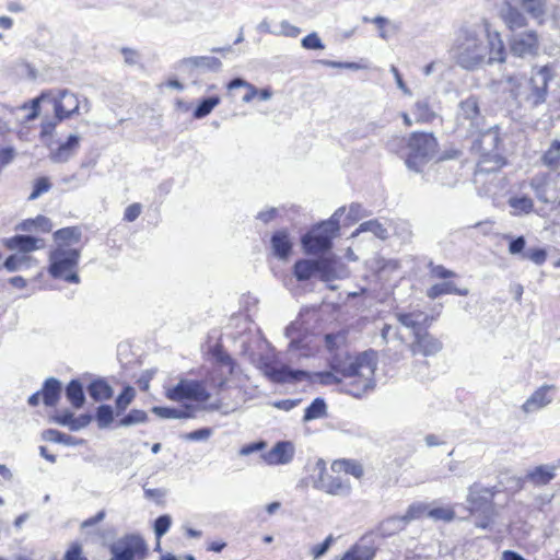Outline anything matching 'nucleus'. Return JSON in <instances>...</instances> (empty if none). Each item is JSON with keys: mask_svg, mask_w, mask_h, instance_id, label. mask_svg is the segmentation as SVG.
Listing matches in <instances>:
<instances>
[{"mask_svg": "<svg viewBox=\"0 0 560 560\" xmlns=\"http://www.w3.org/2000/svg\"><path fill=\"white\" fill-rule=\"evenodd\" d=\"M450 56L460 68L475 70L485 62L487 56L488 63L504 62L506 52L499 33L465 25L455 33Z\"/></svg>", "mask_w": 560, "mask_h": 560, "instance_id": "1", "label": "nucleus"}, {"mask_svg": "<svg viewBox=\"0 0 560 560\" xmlns=\"http://www.w3.org/2000/svg\"><path fill=\"white\" fill-rule=\"evenodd\" d=\"M376 366L374 351H365L354 358L347 357L346 360L335 355L330 361L332 371L319 373L318 380L324 385L340 383L345 393L360 398L374 389Z\"/></svg>", "mask_w": 560, "mask_h": 560, "instance_id": "2", "label": "nucleus"}, {"mask_svg": "<svg viewBox=\"0 0 560 560\" xmlns=\"http://www.w3.org/2000/svg\"><path fill=\"white\" fill-rule=\"evenodd\" d=\"M408 149L405 163L409 171L421 172L420 166L431 160L438 152V139L431 132L415 131L407 139L393 137L387 142V148L392 152H398L402 145Z\"/></svg>", "mask_w": 560, "mask_h": 560, "instance_id": "3", "label": "nucleus"}, {"mask_svg": "<svg viewBox=\"0 0 560 560\" xmlns=\"http://www.w3.org/2000/svg\"><path fill=\"white\" fill-rule=\"evenodd\" d=\"M478 133L479 137L471 144V151L480 155L475 175L498 172L505 164L504 158L497 152L501 142L499 128L489 127Z\"/></svg>", "mask_w": 560, "mask_h": 560, "instance_id": "4", "label": "nucleus"}, {"mask_svg": "<svg viewBox=\"0 0 560 560\" xmlns=\"http://www.w3.org/2000/svg\"><path fill=\"white\" fill-rule=\"evenodd\" d=\"M343 212L345 207H340L330 219L314 226L302 237V246L307 254H320L331 248L332 240L340 229V218Z\"/></svg>", "mask_w": 560, "mask_h": 560, "instance_id": "5", "label": "nucleus"}, {"mask_svg": "<svg viewBox=\"0 0 560 560\" xmlns=\"http://www.w3.org/2000/svg\"><path fill=\"white\" fill-rule=\"evenodd\" d=\"M49 101L54 104V110L57 120H63L78 113L80 103L77 95L69 90H60L57 95L52 91L43 92L38 97L31 102V113L27 120H33L39 115V105L42 102Z\"/></svg>", "mask_w": 560, "mask_h": 560, "instance_id": "6", "label": "nucleus"}, {"mask_svg": "<svg viewBox=\"0 0 560 560\" xmlns=\"http://www.w3.org/2000/svg\"><path fill=\"white\" fill-rule=\"evenodd\" d=\"M80 258V250L66 248L61 244L49 255V273L56 279H63L71 283H78L80 278L73 269L77 267Z\"/></svg>", "mask_w": 560, "mask_h": 560, "instance_id": "7", "label": "nucleus"}, {"mask_svg": "<svg viewBox=\"0 0 560 560\" xmlns=\"http://www.w3.org/2000/svg\"><path fill=\"white\" fill-rule=\"evenodd\" d=\"M109 560H145L149 547L139 534H127L109 546Z\"/></svg>", "mask_w": 560, "mask_h": 560, "instance_id": "8", "label": "nucleus"}, {"mask_svg": "<svg viewBox=\"0 0 560 560\" xmlns=\"http://www.w3.org/2000/svg\"><path fill=\"white\" fill-rule=\"evenodd\" d=\"M257 368L271 382L278 384H295L307 377V372L303 370H294L287 365H276L266 358H260Z\"/></svg>", "mask_w": 560, "mask_h": 560, "instance_id": "9", "label": "nucleus"}, {"mask_svg": "<svg viewBox=\"0 0 560 560\" xmlns=\"http://www.w3.org/2000/svg\"><path fill=\"white\" fill-rule=\"evenodd\" d=\"M456 119L458 126L466 128L471 135L485 127V117L480 113L478 100L475 96H469L459 103Z\"/></svg>", "mask_w": 560, "mask_h": 560, "instance_id": "10", "label": "nucleus"}, {"mask_svg": "<svg viewBox=\"0 0 560 560\" xmlns=\"http://www.w3.org/2000/svg\"><path fill=\"white\" fill-rule=\"evenodd\" d=\"M510 51L518 58H533L539 52V36L534 30L513 34L509 39Z\"/></svg>", "mask_w": 560, "mask_h": 560, "instance_id": "11", "label": "nucleus"}, {"mask_svg": "<svg viewBox=\"0 0 560 560\" xmlns=\"http://www.w3.org/2000/svg\"><path fill=\"white\" fill-rule=\"evenodd\" d=\"M166 397L174 401L191 399L203 402L210 398V394L201 382L180 380L177 385L167 389Z\"/></svg>", "mask_w": 560, "mask_h": 560, "instance_id": "12", "label": "nucleus"}, {"mask_svg": "<svg viewBox=\"0 0 560 560\" xmlns=\"http://www.w3.org/2000/svg\"><path fill=\"white\" fill-rule=\"evenodd\" d=\"M552 79V72L548 66L540 67L529 79V93L527 102L533 107L544 104L548 96V85Z\"/></svg>", "mask_w": 560, "mask_h": 560, "instance_id": "13", "label": "nucleus"}, {"mask_svg": "<svg viewBox=\"0 0 560 560\" xmlns=\"http://www.w3.org/2000/svg\"><path fill=\"white\" fill-rule=\"evenodd\" d=\"M222 62L219 58L212 56H194L179 60L176 68L191 77L194 70L217 72L221 69Z\"/></svg>", "mask_w": 560, "mask_h": 560, "instance_id": "14", "label": "nucleus"}, {"mask_svg": "<svg viewBox=\"0 0 560 560\" xmlns=\"http://www.w3.org/2000/svg\"><path fill=\"white\" fill-rule=\"evenodd\" d=\"M314 488L331 495L347 497L351 492V485L339 477H334L322 468L319 476L314 480Z\"/></svg>", "mask_w": 560, "mask_h": 560, "instance_id": "15", "label": "nucleus"}, {"mask_svg": "<svg viewBox=\"0 0 560 560\" xmlns=\"http://www.w3.org/2000/svg\"><path fill=\"white\" fill-rule=\"evenodd\" d=\"M442 350V342L427 329L418 331L415 340L410 345V351L413 355L421 354L424 357L435 355Z\"/></svg>", "mask_w": 560, "mask_h": 560, "instance_id": "16", "label": "nucleus"}, {"mask_svg": "<svg viewBox=\"0 0 560 560\" xmlns=\"http://www.w3.org/2000/svg\"><path fill=\"white\" fill-rule=\"evenodd\" d=\"M556 392L555 385L545 384L537 388L522 405L525 413H530L547 407L553 400L552 393Z\"/></svg>", "mask_w": 560, "mask_h": 560, "instance_id": "17", "label": "nucleus"}, {"mask_svg": "<svg viewBox=\"0 0 560 560\" xmlns=\"http://www.w3.org/2000/svg\"><path fill=\"white\" fill-rule=\"evenodd\" d=\"M492 498L493 492L489 488H483L477 483L470 486L467 502L470 504L471 513L483 511L487 505H493Z\"/></svg>", "mask_w": 560, "mask_h": 560, "instance_id": "18", "label": "nucleus"}, {"mask_svg": "<svg viewBox=\"0 0 560 560\" xmlns=\"http://www.w3.org/2000/svg\"><path fill=\"white\" fill-rule=\"evenodd\" d=\"M294 446L289 441L278 442L269 452L262 455L269 465H284L292 460Z\"/></svg>", "mask_w": 560, "mask_h": 560, "instance_id": "19", "label": "nucleus"}, {"mask_svg": "<svg viewBox=\"0 0 560 560\" xmlns=\"http://www.w3.org/2000/svg\"><path fill=\"white\" fill-rule=\"evenodd\" d=\"M375 553L376 548L369 539V535H365L345 552L341 560H373Z\"/></svg>", "mask_w": 560, "mask_h": 560, "instance_id": "20", "label": "nucleus"}, {"mask_svg": "<svg viewBox=\"0 0 560 560\" xmlns=\"http://www.w3.org/2000/svg\"><path fill=\"white\" fill-rule=\"evenodd\" d=\"M557 469L558 466L553 464L536 466L532 470L527 471L525 481L535 487L546 486L556 477Z\"/></svg>", "mask_w": 560, "mask_h": 560, "instance_id": "21", "label": "nucleus"}, {"mask_svg": "<svg viewBox=\"0 0 560 560\" xmlns=\"http://www.w3.org/2000/svg\"><path fill=\"white\" fill-rule=\"evenodd\" d=\"M502 19L510 31H516L527 26L528 21L525 14L515 4L503 0Z\"/></svg>", "mask_w": 560, "mask_h": 560, "instance_id": "22", "label": "nucleus"}, {"mask_svg": "<svg viewBox=\"0 0 560 560\" xmlns=\"http://www.w3.org/2000/svg\"><path fill=\"white\" fill-rule=\"evenodd\" d=\"M346 268L342 264L328 258L317 259V275L322 281L328 282L346 276Z\"/></svg>", "mask_w": 560, "mask_h": 560, "instance_id": "23", "label": "nucleus"}, {"mask_svg": "<svg viewBox=\"0 0 560 560\" xmlns=\"http://www.w3.org/2000/svg\"><path fill=\"white\" fill-rule=\"evenodd\" d=\"M396 317L402 326L412 330L413 337L418 331L427 329L432 320V318L421 312L398 313Z\"/></svg>", "mask_w": 560, "mask_h": 560, "instance_id": "24", "label": "nucleus"}, {"mask_svg": "<svg viewBox=\"0 0 560 560\" xmlns=\"http://www.w3.org/2000/svg\"><path fill=\"white\" fill-rule=\"evenodd\" d=\"M510 4L522 8L532 19L541 24L548 12L547 0H506Z\"/></svg>", "mask_w": 560, "mask_h": 560, "instance_id": "25", "label": "nucleus"}, {"mask_svg": "<svg viewBox=\"0 0 560 560\" xmlns=\"http://www.w3.org/2000/svg\"><path fill=\"white\" fill-rule=\"evenodd\" d=\"M39 242L43 243L42 240L36 238L34 236L19 234L13 237L7 238L4 241V244L11 250L18 249L26 254L42 247V245H38Z\"/></svg>", "mask_w": 560, "mask_h": 560, "instance_id": "26", "label": "nucleus"}, {"mask_svg": "<svg viewBox=\"0 0 560 560\" xmlns=\"http://www.w3.org/2000/svg\"><path fill=\"white\" fill-rule=\"evenodd\" d=\"M78 144L79 137L75 135H70L65 142L59 143L55 149H50V159L57 163L68 161L72 156L73 151Z\"/></svg>", "mask_w": 560, "mask_h": 560, "instance_id": "27", "label": "nucleus"}, {"mask_svg": "<svg viewBox=\"0 0 560 560\" xmlns=\"http://www.w3.org/2000/svg\"><path fill=\"white\" fill-rule=\"evenodd\" d=\"M43 401L47 407H54L61 395V382L55 377H48L42 388Z\"/></svg>", "mask_w": 560, "mask_h": 560, "instance_id": "28", "label": "nucleus"}, {"mask_svg": "<svg viewBox=\"0 0 560 560\" xmlns=\"http://www.w3.org/2000/svg\"><path fill=\"white\" fill-rule=\"evenodd\" d=\"M271 247L273 254L280 258L284 259L289 256L292 244L289 238L288 233L284 230L277 231L271 237Z\"/></svg>", "mask_w": 560, "mask_h": 560, "instance_id": "29", "label": "nucleus"}, {"mask_svg": "<svg viewBox=\"0 0 560 560\" xmlns=\"http://www.w3.org/2000/svg\"><path fill=\"white\" fill-rule=\"evenodd\" d=\"M406 525L402 516H392L381 522L375 533L382 537H389L402 530Z\"/></svg>", "mask_w": 560, "mask_h": 560, "instance_id": "30", "label": "nucleus"}, {"mask_svg": "<svg viewBox=\"0 0 560 560\" xmlns=\"http://www.w3.org/2000/svg\"><path fill=\"white\" fill-rule=\"evenodd\" d=\"M469 290L467 288L459 289L455 285L453 282H443L432 285L428 292L427 295L430 299H436L443 294H456L460 296L468 295Z\"/></svg>", "mask_w": 560, "mask_h": 560, "instance_id": "31", "label": "nucleus"}, {"mask_svg": "<svg viewBox=\"0 0 560 560\" xmlns=\"http://www.w3.org/2000/svg\"><path fill=\"white\" fill-rule=\"evenodd\" d=\"M530 186L540 201L550 202L556 199V195L551 194V183L549 177H534L530 182Z\"/></svg>", "mask_w": 560, "mask_h": 560, "instance_id": "32", "label": "nucleus"}, {"mask_svg": "<svg viewBox=\"0 0 560 560\" xmlns=\"http://www.w3.org/2000/svg\"><path fill=\"white\" fill-rule=\"evenodd\" d=\"M416 121L420 124H428L433 121L436 118V113L431 107L429 100H418L415 103L413 110H412Z\"/></svg>", "mask_w": 560, "mask_h": 560, "instance_id": "33", "label": "nucleus"}, {"mask_svg": "<svg viewBox=\"0 0 560 560\" xmlns=\"http://www.w3.org/2000/svg\"><path fill=\"white\" fill-rule=\"evenodd\" d=\"M66 397L75 409L81 408L85 402L83 386L78 380H72L66 387Z\"/></svg>", "mask_w": 560, "mask_h": 560, "instance_id": "34", "label": "nucleus"}, {"mask_svg": "<svg viewBox=\"0 0 560 560\" xmlns=\"http://www.w3.org/2000/svg\"><path fill=\"white\" fill-rule=\"evenodd\" d=\"M152 412L162 419H187L192 418L194 413L191 407L186 406L185 408H171V407H153Z\"/></svg>", "mask_w": 560, "mask_h": 560, "instance_id": "35", "label": "nucleus"}, {"mask_svg": "<svg viewBox=\"0 0 560 560\" xmlns=\"http://www.w3.org/2000/svg\"><path fill=\"white\" fill-rule=\"evenodd\" d=\"M88 393L95 401H102L112 398L114 390L106 381L96 380L88 386Z\"/></svg>", "mask_w": 560, "mask_h": 560, "instance_id": "36", "label": "nucleus"}, {"mask_svg": "<svg viewBox=\"0 0 560 560\" xmlns=\"http://www.w3.org/2000/svg\"><path fill=\"white\" fill-rule=\"evenodd\" d=\"M293 272L299 281H306L317 275V260H298L294 264Z\"/></svg>", "mask_w": 560, "mask_h": 560, "instance_id": "37", "label": "nucleus"}, {"mask_svg": "<svg viewBox=\"0 0 560 560\" xmlns=\"http://www.w3.org/2000/svg\"><path fill=\"white\" fill-rule=\"evenodd\" d=\"M362 232H371L382 241H386L389 236L387 229L378 220H370L361 223L352 236H355Z\"/></svg>", "mask_w": 560, "mask_h": 560, "instance_id": "38", "label": "nucleus"}, {"mask_svg": "<svg viewBox=\"0 0 560 560\" xmlns=\"http://www.w3.org/2000/svg\"><path fill=\"white\" fill-rule=\"evenodd\" d=\"M334 471H345L348 475H351L355 478H361L363 476V467L362 465L353 459H340L332 463L331 466Z\"/></svg>", "mask_w": 560, "mask_h": 560, "instance_id": "39", "label": "nucleus"}, {"mask_svg": "<svg viewBox=\"0 0 560 560\" xmlns=\"http://www.w3.org/2000/svg\"><path fill=\"white\" fill-rule=\"evenodd\" d=\"M52 228L50 219L44 215H37L35 219H28L18 225V229L25 232L33 230H40L43 232H50Z\"/></svg>", "mask_w": 560, "mask_h": 560, "instance_id": "40", "label": "nucleus"}, {"mask_svg": "<svg viewBox=\"0 0 560 560\" xmlns=\"http://www.w3.org/2000/svg\"><path fill=\"white\" fill-rule=\"evenodd\" d=\"M81 236V230L77 226L63 228L54 233L55 241L65 245L79 243Z\"/></svg>", "mask_w": 560, "mask_h": 560, "instance_id": "41", "label": "nucleus"}, {"mask_svg": "<svg viewBox=\"0 0 560 560\" xmlns=\"http://www.w3.org/2000/svg\"><path fill=\"white\" fill-rule=\"evenodd\" d=\"M327 405L323 398H315L305 409L303 421L308 422L326 416Z\"/></svg>", "mask_w": 560, "mask_h": 560, "instance_id": "42", "label": "nucleus"}, {"mask_svg": "<svg viewBox=\"0 0 560 560\" xmlns=\"http://www.w3.org/2000/svg\"><path fill=\"white\" fill-rule=\"evenodd\" d=\"M238 88L246 89V93L242 97V101L244 103L252 102L258 94V89L242 78H235L228 83V90H230V91L234 90V89H238Z\"/></svg>", "mask_w": 560, "mask_h": 560, "instance_id": "43", "label": "nucleus"}, {"mask_svg": "<svg viewBox=\"0 0 560 560\" xmlns=\"http://www.w3.org/2000/svg\"><path fill=\"white\" fill-rule=\"evenodd\" d=\"M220 102H221V98L217 95L201 100V102L197 105V107L195 108V110L192 113L194 118H196V119L205 118L214 109L215 106H218L220 104Z\"/></svg>", "mask_w": 560, "mask_h": 560, "instance_id": "44", "label": "nucleus"}, {"mask_svg": "<svg viewBox=\"0 0 560 560\" xmlns=\"http://www.w3.org/2000/svg\"><path fill=\"white\" fill-rule=\"evenodd\" d=\"M541 161L544 165L555 168L560 163V141L553 140L548 150L542 154Z\"/></svg>", "mask_w": 560, "mask_h": 560, "instance_id": "45", "label": "nucleus"}, {"mask_svg": "<svg viewBox=\"0 0 560 560\" xmlns=\"http://www.w3.org/2000/svg\"><path fill=\"white\" fill-rule=\"evenodd\" d=\"M509 205L511 208L514 209V211L512 212V214L514 215H518L521 213H529L532 212L533 208H534V202L530 198L528 197H511L509 199Z\"/></svg>", "mask_w": 560, "mask_h": 560, "instance_id": "46", "label": "nucleus"}, {"mask_svg": "<svg viewBox=\"0 0 560 560\" xmlns=\"http://www.w3.org/2000/svg\"><path fill=\"white\" fill-rule=\"evenodd\" d=\"M97 427L100 429H106L114 421V410L109 405H101L96 409L95 416Z\"/></svg>", "mask_w": 560, "mask_h": 560, "instance_id": "47", "label": "nucleus"}, {"mask_svg": "<svg viewBox=\"0 0 560 560\" xmlns=\"http://www.w3.org/2000/svg\"><path fill=\"white\" fill-rule=\"evenodd\" d=\"M51 183L49 182L48 177H37L33 183V188L27 197L30 201L36 200L39 197H42L44 194L49 191L51 188Z\"/></svg>", "mask_w": 560, "mask_h": 560, "instance_id": "48", "label": "nucleus"}, {"mask_svg": "<svg viewBox=\"0 0 560 560\" xmlns=\"http://www.w3.org/2000/svg\"><path fill=\"white\" fill-rule=\"evenodd\" d=\"M148 420V416L143 410L132 409L118 421L119 427H130L143 423Z\"/></svg>", "mask_w": 560, "mask_h": 560, "instance_id": "49", "label": "nucleus"}, {"mask_svg": "<svg viewBox=\"0 0 560 560\" xmlns=\"http://www.w3.org/2000/svg\"><path fill=\"white\" fill-rule=\"evenodd\" d=\"M43 439L46 441L55 442V443H61L66 445H73L74 444V438L62 433L55 429H48L43 432Z\"/></svg>", "mask_w": 560, "mask_h": 560, "instance_id": "50", "label": "nucleus"}, {"mask_svg": "<svg viewBox=\"0 0 560 560\" xmlns=\"http://www.w3.org/2000/svg\"><path fill=\"white\" fill-rule=\"evenodd\" d=\"M31 258L26 255H11L3 262V267L10 271L14 272L20 270L23 266H28Z\"/></svg>", "mask_w": 560, "mask_h": 560, "instance_id": "51", "label": "nucleus"}, {"mask_svg": "<svg viewBox=\"0 0 560 560\" xmlns=\"http://www.w3.org/2000/svg\"><path fill=\"white\" fill-rule=\"evenodd\" d=\"M135 395L136 390L133 387L127 386L124 388V390L118 395L115 401L117 413L124 411L131 404L132 399L135 398Z\"/></svg>", "mask_w": 560, "mask_h": 560, "instance_id": "52", "label": "nucleus"}, {"mask_svg": "<svg viewBox=\"0 0 560 560\" xmlns=\"http://www.w3.org/2000/svg\"><path fill=\"white\" fill-rule=\"evenodd\" d=\"M427 515L435 521L451 522L455 518V511L452 508H434Z\"/></svg>", "mask_w": 560, "mask_h": 560, "instance_id": "53", "label": "nucleus"}, {"mask_svg": "<svg viewBox=\"0 0 560 560\" xmlns=\"http://www.w3.org/2000/svg\"><path fill=\"white\" fill-rule=\"evenodd\" d=\"M475 514L479 515V518L475 523L476 526L486 529L491 525V523L493 521V517L495 514L494 506L487 505L486 510L476 512Z\"/></svg>", "mask_w": 560, "mask_h": 560, "instance_id": "54", "label": "nucleus"}, {"mask_svg": "<svg viewBox=\"0 0 560 560\" xmlns=\"http://www.w3.org/2000/svg\"><path fill=\"white\" fill-rule=\"evenodd\" d=\"M172 524V518L170 515L164 514L159 516L154 522V534L158 539H160L162 536H164Z\"/></svg>", "mask_w": 560, "mask_h": 560, "instance_id": "55", "label": "nucleus"}, {"mask_svg": "<svg viewBox=\"0 0 560 560\" xmlns=\"http://www.w3.org/2000/svg\"><path fill=\"white\" fill-rule=\"evenodd\" d=\"M523 259H528L540 266L547 259V252L544 248H529L523 253Z\"/></svg>", "mask_w": 560, "mask_h": 560, "instance_id": "56", "label": "nucleus"}, {"mask_svg": "<svg viewBox=\"0 0 560 560\" xmlns=\"http://www.w3.org/2000/svg\"><path fill=\"white\" fill-rule=\"evenodd\" d=\"M505 240H509V253L511 255H522L525 252L526 241L524 236L512 237L511 235H504Z\"/></svg>", "mask_w": 560, "mask_h": 560, "instance_id": "57", "label": "nucleus"}, {"mask_svg": "<svg viewBox=\"0 0 560 560\" xmlns=\"http://www.w3.org/2000/svg\"><path fill=\"white\" fill-rule=\"evenodd\" d=\"M301 45L305 49H324L325 48L324 43L319 38L318 34L315 32H313V33L306 35L304 38H302Z\"/></svg>", "mask_w": 560, "mask_h": 560, "instance_id": "58", "label": "nucleus"}, {"mask_svg": "<svg viewBox=\"0 0 560 560\" xmlns=\"http://www.w3.org/2000/svg\"><path fill=\"white\" fill-rule=\"evenodd\" d=\"M301 30L298 26L290 24L288 21L283 20L279 24V28L276 30L275 35H282L287 37L295 38L300 35Z\"/></svg>", "mask_w": 560, "mask_h": 560, "instance_id": "59", "label": "nucleus"}, {"mask_svg": "<svg viewBox=\"0 0 560 560\" xmlns=\"http://www.w3.org/2000/svg\"><path fill=\"white\" fill-rule=\"evenodd\" d=\"M16 151L13 147L0 148V173L2 170L13 162Z\"/></svg>", "mask_w": 560, "mask_h": 560, "instance_id": "60", "label": "nucleus"}, {"mask_svg": "<svg viewBox=\"0 0 560 560\" xmlns=\"http://www.w3.org/2000/svg\"><path fill=\"white\" fill-rule=\"evenodd\" d=\"M61 560H88L83 556L82 546L78 542L72 544L65 552Z\"/></svg>", "mask_w": 560, "mask_h": 560, "instance_id": "61", "label": "nucleus"}, {"mask_svg": "<svg viewBox=\"0 0 560 560\" xmlns=\"http://www.w3.org/2000/svg\"><path fill=\"white\" fill-rule=\"evenodd\" d=\"M463 158V151L455 148L454 145H451L446 149H444L439 158V162L450 161V160H460Z\"/></svg>", "mask_w": 560, "mask_h": 560, "instance_id": "62", "label": "nucleus"}, {"mask_svg": "<svg viewBox=\"0 0 560 560\" xmlns=\"http://www.w3.org/2000/svg\"><path fill=\"white\" fill-rule=\"evenodd\" d=\"M366 215H369V213L360 203H351L349 207L347 219L351 222H354Z\"/></svg>", "mask_w": 560, "mask_h": 560, "instance_id": "63", "label": "nucleus"}, {"mask_svg": "<svg viewBox=\"0 0 560 560\" xmlns=\"http://www.w3.org/2000/svg\"><path fill=\"white\" fill-rule=\"evenodd\" d=\"M427 508L422 504H412L408 508L405 515H402L405 522L408 524L410 521L419 518L424 512Z\"/></svg>", "mask_w": 560, "mask_h": 560, "instance_id": "64", "label": "nucleus"}]
</instances>
